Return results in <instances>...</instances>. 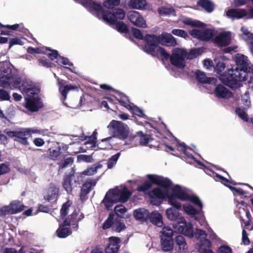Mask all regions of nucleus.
<instances>
[{
  "label": "nucleus",
  "mask_w": 253,
  "mask_h": 253,
  "mask_svg": "<svg viewBox=\"0 0 253 253\" xmlns=\"http://www.w3.org/2000/svg\"><path fill=\"white\" fill-rule=\"evenodd\" d=\"M220 80L225 85L236 89L240 86V82L249 80V75L242 72L238 67H232L221 75Z\"/></svg>",
  "instance_id": "nucleus-1"
},
{
  "label": "nucleus",
  "mask_w": 253,
  "mask_h": 253,
  "mask_svg": "<svg viewBox=\"0 0 253 253\" xmlns=\"http://www.w3.org/2000/svg\"><path fill=\"white\" fill-rule=\"evenodd\" d=\"M3 132L9 138H14L15 141L25 146L29 145L28 139L32 137V133H40L39 130L30 128H20L14 131L5 129Z\"/></svg>",
  "instance_id": "nucleus-2"
},
{
  "label": "nucleus",
  "mask_w": 253,
  "mask_h": 253,
  "mask_svg": "<svg viewBox=\"0 0 253 253\" xmlns=\"http://www.w3.org/2000/svg\"><path fill=\"white\" fill-rule=\"evenodd\" d=\"M107 128L111 131L112 137L124 140L129 134L128 126L121 121L112 120Z\"/></svg>",
  "instance_id": "nucleus-3"
},
{
  "label": "nucleus",
  "mask_w": 253,
  "mask_h": 253,
  "mask_svg": "<svg viewBox=\"0 0 253 253\" xmlns=\"http://www.w3.org/2000/svg\"><path fill=\"white\" fill-rule=\"evenodd\" d=\"M173 231L169 227L164 226L161 231L160 241L162 250L164 252L173 250L174 241L172 238Z\"/></svg>",
  "instance_id": "nucleus-4"
},
{
  "label": "nucleus",
  "mask_w": 253,
  "mask_h": 253,
  "mask_svg": "<svg viewBox=\"0 0 253 253\" xmlns=\"http://www.w3.org/2000/svg\"><path fill=\"white\" fill-rule=\"evenodd\" d=\"M14 74L10 64L6 62L0 64V86L6 88L12 81Z\"/></svg>",
  "instance_id": "nucleus-5"
},
{
  "label": "nucleus",
  "mask_w": 253,
  "mask_h": 253,
  "mask_svg": "<svg viewBox=\"0 0 253 253\" xmlns=\"http://www.w3.org/2000/svg\"><path fill=\"white\" fill-rule=\"evenodd\" d=\"M186 55L185 49L180 48L174 49L169 58L171 64L179 69L184 68L185 66Z\"/></svg>",
  "instance_id": "nucleus-6"
},
{
  "label": "nucleus",
  "mask_w": 253,
  "mask_h": 253,
  "mask_svg": "<svg viewBox=\"0 0 253 253\" xmlns=\"http://www.w3.org/2000/svg\"><path fill=\"white\" fill-rule=\"evenodd\" d=\"M144 40L146 44L143 47L144 51L151 55H156V49L159 46V36L154 34H146Z\"/></svg>",
  "instance_id": "nucleus-7"
},
{
  "label": "nucleus",
  "mask_w": 253,
  "mask_h": 253,
  "mask_svg": "<svg viewBox=\"0 0 253 253\" xmlns=\"http://www.w3.org/2000/svg\"><path fill=\"white\" fill-rule=\"evenodd\" d=\"M25 206L21 204L20 201H12L8 206H3L0 208V216L3 217L8 214H13L21 212Z\"/></svg>",
  "instance_id": "nucleus-8"
},
{
  "label": "nucleus",
  "mask_w": 253,
  "mask_h": 253,
  "mask_svg": "<svg viewBox=\"0 0 253 253\" xmlns=\"http://www.w3.org/2000/svg\"><path fill=\"white\" fill-rule=\"evenodd\" d=\"M125 13L121 8H116L111 12L108 10H104L102 14L103 20L110 24H114L118 22L117 19L122 20L124 18Z\"/></svg>",
  "instance_id": "nucleus-9"
},
{
  "label": "nucleus",
  "mask_w": 253,
  "mask_h": 253,
  "mask_svg": "<svg viewBox=\"0 0 253 253\" xmlns=\"http://www.w3.org/2000/svg\"><path fill=\"white\" fill-rule=\"evenodd\" d=\"M119 192V188H114L110 189L106 193L102 203L108 210H111L114 204L120 202Z\"/></svg>",
  "instance_id": "nucleus-10"
},
{
  "label": "nucleus",
  "mask_w": 253,
  "mask_h": 253,
  "mask_svg": "<svg viewBox=\"0 0 253 253\" xmlns=\"http://www.w3.org/2000/svg\"><path fill=\"white\" fill-rule=\"evenodd\" d=\"M189 33L193 38L203 42H208L213 37V30L211 29H193L190 31Z\"/></svg>",
  "instance_id": "nucleus-11"
},
{
  "label": "nucleus",
  "mask_w": 253,
  "mask_h": 253,
  "mask_svg": "<svg viewBox=\"0 0 253 253\" xmlns=\"http://www.w3.org/2000/svg\"><path fill=\"white\" fill-rule=\"evenodd\" d=\"M178 230L185 236L192 238L194 236L193 224L187 223L184 217L181 216L178 219Z\"/></svg>",
  "instance_id": "nucleus-12"
},
{
  "label": "nucleus",
  "mask_w": 253,
  "mask_h": 253,
  "mask_svg": "<svg viewBox=\"0 0 253 253\" xmlns=\"http://www.w3.org/2000/svg\"><path fill=\"white\" fill-rule=\"evenodd\" d=\"M127 17L128 20L136 27L145 28L147 26L145 20L140 13L137 11H129L127 14Z\"/></svg>",
  "instance_id": "nucleus-13"
},
{
  "label": "nucleus",
  "mask_w": 253,
  "mask_h": 253,
  "mask_svg": "<svg viewBox=\"0 0 253 253\" xmlns=\"http://www.w3.org/2000/svg\"><path fill=\"white\" fill-rule=\"evenodd\" d=\"M96 182L95 179H87L83 184L80 194V198L82 201H85L88 199L87 195L96 185Z\"/></svg>",
  "instance_id": "nucleus-14"
},
{
  "label": "nucleus",
  "mask_w": 253,
  "mask_h": 253,
  "mask_svg": "<svg viewBox=\"0 0 253 253\" xmlns=\"http://www.w3.org/2000/svg\"><path fill=\"white\" fill-rule=\"evenodd\" d=\"M42 106L41 98L38 97H33L26 99V108L30 112H37Z\"/></svg>",
  "instance_id": "nucleus-15"
},
{
  "label": "nucleus",
  "mask_w": 253,
  "mask_h": 253,
  "mask_svg": "<svg viewBox=\"0 0 253 253\" xmlns=\"http://www.w3.org/2000/svg\"><path fill=\"white\" fill-rule=\"evenodd\" d=\"M151 180L157 185L164 188L167 190H168L172 185L171 181L168 178L164 177L162 176L152 174Z\"/></svg>",
  "instance_id": "nucleus-16"
},
{
  "label": "nucleus",
  "mask_w": 253,
  "mask_h": 253,
  "mask_svg": "<svg viewBox=\"0 0 253 253\" xmlns=\"http://www.w3.org/2000/svg\"><path fill=\"white\" fill-rule=\"evenodd\" d=\"M236 61L237 64V67L239 66V70H242V72L244 74L249 75L250 73H253V67H248V60L244 55H241L236 57Z\"/></svg>",
  "instance_id": "nucleus-17"
},
{
  "label": "nucleus",
  "mask_w": 253,
  "mask_h": 253,
  "mask_svg": "<svg viewBox=\"0 0 253 253\" xmlns=\"http://www.w3.org/2000/svg\"><path fill=\"white\" fill-rule=\"evenodd\" d=\"M159 36V43L167 46H175L177 45L176 39L168 33H163Z\"/></svg>",
  "instance_id": "nucleus-18"
},
{
  "label": "nucleus",
  "mask_w": 253,
  "mask_h": 253,
  "mask_svg": "<svg viewBox=\"0 0 253 253\" xmlns=\"http://www.w3.org/2000/svg\"><path fill=\"white\" fill-rule=\"evenodd\" d=\"M59 193V188L54 184L50 183L46 194L43 196V199L48 202L52 200H54L56 202L57 200Z\"/></svg>",
  "instance_id": "nucleus-19"
},
{
  "label": "nucleus",
  "mask_w": 253,
  "mask_h": 253,
  "mask_svg": "<svg viewBox=\"0 0 253 253\" xmlns=\"http://www.w3.org/2000/svg\"><path fill=\"white\" fill-rule=\"evenodd\" d=\"M121 240L119 237H111L109 238V244L106 248V253H117L120 248Z\"/></svg>",
  "instance_id": "nucleus-20"
},
{
  "label": "nucleus",
  "mask_w": 253,
  "mask_h": 253,
  "mask_svg": "<svg viewBox=\"0 0 253 253\" xmlns=\"http://www.w3.org/2000/svg\"><path fill=\"white\" fill-rule=\"evenodd\" d=\"M214 94L218 98L228 99L233 96L232 92L221 84L216 86Z\"/></svg>",
  "instance_id": "nucleus-21"
},
{
  "label": "nucleus",
  "mask_w": 253,
  "mask_h": 253,
  "mask_svg": "<svg viewBox=\"0 0 253 253\" xmlns=\"http://www.w3.org/2000/svg\"><path fill=\"white\" fill-rule=\"evenodd\" d=\"M195 78L196 80L201 84H214L217 81V79L214 77H207L204 72L199 70L196 71Z\"/></svg>",
  "instance_id": "nucleus-22"
},
{
  "label": "nucleus",
  "mask_w": 253,
  "mask_h": 253,
  "mask_svg": "<svg viewBox=\"0 0 253 253\" xmlns=\"http://www.w3.org/2000/svg\"><path fill=\"white\" fill-rule=\"evenodd\" d=\"M214 42L220 46H226L230 44L231 35L229 33H220L215 38Z\"/></svg>",
  "instance_id": "nucleus-23"
},
{
  "label": "nucleus",
  "mask_w": 253,
  "mask_h": 253,
  "mask_svg": "<svg viewBox=\"0 0 253 253\" xmlns=\"http://www.w3.org/2000/svg\"><path fill=\"white\" fill-rule=\"evenodd\" d=\"M58 85L59 86V91L62 95L61 99L63 101L66 99L67 94L70 90L78 89V87L76 85H64L62 82L60 81H58Z\"/></svg>",
  "instance_id": "nucleus-24"
},
{
  "label": "nucleus",
  "mask_w": 253,
  "mask_h": 253,
  "mask_svg": "<svg viewBox=\"0 0 253 253\" xmlns=\"http://www.w3.org/2000/svg\"><path fill=\"white\" fill-rule=\"evenodd\" d=\"M172 192L178 199L182 201H186L189 195V194L186 191L183 190L179 185H175L172 188Z\"/></svg>",
  "instance_id": "nucleus-25"
},
{
  "label": "nucleus",
  "mask_w": 253,
  "mask_h": 253,
  "mask_svg": "<svg viewBox=\"0 0 253 253\" xmlns=\"http://www.w3.org/2000/svg\"><path fill=\"white\" fill-rule=\"evenodd\" d=\"M149 213L148 210L144 208H140L133 211V215L135 219L143 222L148 220Z\"/></svg>",
  "instance_id": "nucleus-26"
},
{
  "label": "nucleus",
  "mask_w": 253,
  "mask_h": 253,
  "mask_svg": "<svg viewBox=\"0 0 253 253\" xmlns=\"http://www.w3.org/2000/svg\"><path fill=\"white\" fill-rule=\"evenodd\" d=\"M247 15V11L245 9H230L226 12L228 17L241 19Z\"/></svg>",
  "instance_id": "nucleus-27"
},
{
  "label": "nucleus",
  "mask_w": 253,
  "mask_h": 253,
  "mask_svg": "<svg viewBox=\"0 0 253 253\" xmlns=\"http://www.w3.org/2000/svg\"><path fill=\"white\" fill-rule=\"evenodd\" d=\"M150 221L154 225L158 227H162L163 224L162 215L157 212H152L149 213V218Z\"/></svg>",
  "instance_id": "nucleus-28"
},
{
  "label": "nucleus",
  "mask_w": 253,
  "mask_h": 253,
  "mask_svg": "<svg viewBox=\"0 0 253 253\" xmlns=\"http://www.w3.org/2000/svg\"><path fill=\"white\" fill-rule=\"evenodd\" d=\"M168 191H163L159 187L154 188L149 194V196L151 199L157 198L158 199L163 200L166 198L167 195H168Z\"/></svg>",
  "instance_id": "nucleus-29"
},
{
  "label": "nucleus",
  "mask_w": 253,
  "mask_h": 253,
  "mask_svg": "<svg viewBox=\"0 0 253 253\" xmlns=\"http://www.w3.org/2000/svg\"><path fill=\"white\" fill-rule=\"evenodd\" d=\"M71 174L65 175L63 178L62 187L68 194H71L73 191L72 184L71 183Z\"/></svg>",
  "instance_id": "nucleus-30"
},
{
  "label": "nucleus",
  "mask_w": 253,
  "mask_h": 253,
  "mask_svg": "<svg viewBox=\"0 0 253 253\" xmlns=\"http://www.w3.org/2000/svg\"><path fill=\"white\" fill-rule=\"evenodd\" d=\"M199 252V253H214L211 250V243L210 240L205 239L201 241Z\"/></svg>",
  "instance_id": "nucleus-31"
},
{
  "label": "nucleus",
  "mask_w": 253,
  "mask_h": 253,
  "mask_svg": "<svg viewBox=\"0 0 253 253\" xmlns=\"http://www.w3.org/2000/svg\"><path fill=\"white\" fill-rule=\"evenodd\" d=\"M197 5L201 7L208 12H211L214 9L213 3L210 0H199Z\"/></svg>",
  "instance_id": "nucleus-32"
},
{
  "label": "nucleus",
  "mask_w": 253,
  "mask_h": 253,
  "mask_svg": "<svg viewBox=\"0 0 253 253\" xmlns=\"http://www.w3.org/2000/svg\"><path fill=\"white\" fill-rule=\"evenodd\" d=\"M151 176H152V174H147V177L148 178V180L145 181L143 184L138 186L137 190L138 192L146 193L151 188L154 183L151 180L152 178Z\"/></svg>",
  "instance_id": "nucleus-33"
},
{
  "label": "nucleus",
  "mask_w": 253,
  "mask_h": 253,
  "mask_svg": "<svg viewBox=\"0 0 253 253\" xmlns=\"http://www.w3.org/2000/svg\"><path fill=\"white\" fill-rule=\"evenodd\" d=\"M128 5L133 9H143L147 6L146 0H130Z\"/></svg>",
  "instance_id": "nucleus-34"
},
{
  "label": "nucleus",
  "mask_w": 253,
  "mask_h": 253,
  "mask_svg": "<svg viewBox=\"0 0 253 253\" xmlns=\"http://www.w3.org/2000/svg\"><path fill=\"white\" fill-rule=\"evenodd\" d=\"M178 210L172 208L167 209L166 212L167 217L171 220H177L178 222V219L181 216H179V212Z\"/></svg>",
  "instance_id": "nucleus-35"
},
{
  "label": "nucleus",
  "mask_w": 253,
  "mask_h": 253,
  "mask_svg": "<svg viewBox=\"0 0 253 253\" xmlns=\"http://www.w3.org/2000/svg\"><path fill=\"white\" fill-rule=\"evenodd\" d=\"M134 139H138L139 138V142L141 145H146L150 142L152 141V138L151 135L147 134H143L142 131H138L137 133V135H135L133 137Z\"/></svg>",
  "instance_id": "nucleus-36"
},
{
  "label": "nucleus",
  "mask_w": 253,
  "mask_h": 253,
  "mask_svg": "<svg viewBox=\"0 0 253 253\" xmlns=\"http://www.w3.org/2000/svg\"><path fill=\"white\" fill-rule=\"evenodd\" d=\"M84 5L86 7L92 8L96 12H99L103 14L104 9L100 4L97 3L92 0H85Z\"/></svg>",
  "instance_id": "nucleus-37"
},
{
  "label": "nucleus",
  "mask_w": 253,
  "mask_h": 253,
  "mask_svg": "<svg viewBox=\"0 0 253 253\" xmlns=\"http://www.w3.org/2000/svg\"><path fill=\"white\" fill-rule=\"evenodd\" d=\"M117 94L119 96V97L117 98V100L118 101L119 103L127 109L128 108H130V106L131 105L129 104L130 101L128 96L120 92H118Z\"/></svg>",
  "instance_id": "nucleus-38"
},
{
  "label": "nucleus",
  "mask_w": 253,
  "mask_h": 253,
  "mask_svg": "<svg viewBox=\"0 0 253 253\" xmlns=\"http://www.w3.org/2000/svg\"><path fill=\"white\" fill-rule=\"evenodd\" d=\"M166 197L168 198V202L169 204L171 205L173 208L176 209H180L181 207L180 203L177 201V197L173 195V192L169 194L168 192Z\"/></svg>",
  "instance_id": "nucleus-39"
},
{
  "label": "nucleus",
  "mask_w": 253,
  "mask_h": 253,
  "mask_svg": "<svg viewBox=\"0 0 253 253\" xmlns=\"http://www.w3.org/2000/svg\"><path fill=\"white\" fill-rule=\"evenodd\" d=\"M157 11L160 16H170L171 15H175V11L172 7H167L162 6L158 8Z\"/></svg>",
  "instance_id": "nucleus-40"
},
{
  "label": "nucleus",
  "mask_w": 253,
  "mask_h": 253,
  "mask_svg": "<svg viewBox=\"0 0 253 253\" xmlns=\"http://www.w3.org/2000/svg\"><path fill=\"white\" fill-rule=\"evenodd\" d=\"M22 83L21 78L16 77L14 74L12 75V81H11L9 85L6 88L9 87L11 89L18 88L21 90Z\"/></svg>",
  "instance_id": "nucleus-41"
},
{
  "label": "nucleus",
  "mask_w": 253,
  "mask_h": 253,
  "mask_svg": "<svg viewBox=\"0 0 253 253\" xmlns=\"http://www.w3.org/2000/svg\"><path fill=\"white\" fill-rule=\"evenodd\" d=\"M119 199L120 202L125 203L127 201L131 195V193L128 190L127 187H125L123 189H119Z\"/></svg>",
  "instance_id": "nucleus-42"
},
{
  "label": "nucleus",
  "mask_w": 253,
  "mask_h": 253,
  "mask_svg": "<svg viewBox=\"0 0 253 253\" xmlns=\"http://www.w3.org/2000/svg\"><path fill=\"white\" fill-rule=\"evenodd\" d=\"M175 242L176 245L178 247L179 250L184 251L187 249V245L185 241V238L182 235H177L175 239Z\"/></svg>",
  "instance_id": "nucleus-43"
},
{
  "label": "nucleus",
  "mask_w": 253,
  "mask_h": 253,
  "mask_svg": "<svg viewBox=\"0 0 253 253\" xmlns=\"http://www.w3.org/2000/svg\"><path fill=\"white\" fill-rule=\"evenodd\" d=\"M57 236L60 238H65L72 234V231L69 227L60 226L56 231Z\"/></svg>",
  "instance_id": "nucleus-44"
},
{
  "label": "nucleus",
  "mask_w": 253,
  "mask_h": 253,
  "mask_svg": "<svg viewBox=\"0 0 253 253\" xmlns=\"http://www.w3.org/2000/svg\"><path fill=\"white\" fill-rule=\"evenodd\" d=\"M127 110H129L134 116H137L139 117H142L144 118H146L147 117L143 113V110L135 105H130V108H128Z\"/></svg>",
  "instance_id": "nucleus-45"
},
{
  "label": "nucleus",
  "mask_w": 253,
  "mask_h": 253,
  "mask_svg": "<svg viewBox=\"0 0 253 253\" xmlns=\"http://www.w3.org/2000/svg\"><path fill=\"white\" fill-rule=\"evenodd\" d=\"M116 26L117 30L121 33H127L129 32V28L123 21H118L113 24Z\"/></svg>",
  "instance_id": "nucleus-46"
},
{
  "label": "nucleus",
  "mask_w": 253,
  "mask_h": 253,
  "mask_svg": "<svg viewBox=\"0 0 253 253\" xmlns=\"http://www.w3.org/2000/svg\"><path fill=\"white\" fill-rule=\"evenodd\" d=\"M183 208L185 212L189 215L195 216L200 213V211L196 209L191 205H183Z\"/></svg>",
  "instance_id": "nucleus-47"
},
{
  "label": "nucleus",
  "mask_w": 253,
  "mask_h": 253,
  "mask_svg": "<svg viewBox=\"0 0 253 253\" xmlns=\"http://www.w3.org/2000/svg\"><path fill=\"white\" fill-rule=\"evenodd\" d=\"M71 204L72 202L71 201L68 200L62 205L60 211V216L62 219L65 218L67 215L69 207L71 205Z\"/></svg>",
  "instance_id": "nucleus-48"
},
{
  "label": "nucleus",
  "mask_w": 253,
  "mask_h": 253,
  "mask_svg": "<svg viewBox=\"0 0 253 253\" xmlns=\"http://www.w3.org/2000/svg\"><path fill=\"white\" fill-rule=\"evenodd\" d=\"M186 201H190L194 205L198 207L200 210L202 211L203 208V204L199 198L195 195H190L189 194Z\"/></svg>",
  "instance_id": "nucleus-49"
},
{
  "label": "nucleus",
  "mask_w": 253,
  "mask_h": 253,
  "mask_svg": "<svg viewBox=\"0 0 253 253\" xmlns=\"http://www.w3.org/2000/svg\"><path fill=\"white\" fill-rule=\"evenodd\" d=\"M155 52H156L157 54L156 55H152L153 56L156 57L160 54L161 57L164 58L166 60L170 58V56L169 54L166 51L164 48L162 47L158 46L156 49Z\"/></svg>",
  "instance_id": "nucleus-50"
},
{
  "label": "nucleus",
  "mask_w": 253,
  "mask_h": 253,
  "mask_svg": "<svg viewBox=\"0 0 253 253\" xmlns=\"http://www.w3.org/2000/svg\"><path fill=\"white\" fill-rule=\"evenodd\" d=\"M114 223V214L110 213L102 224V229L106 230L110 228Z\"/></svg>",
  "instance_id": "nucleus-51"
},
{
  "label": "nucleus",
  "mask_w": 253,
  "mask_h": 253,
  "mask_svg": "<svg viewBox=\"0 0 253 253\" xmlns=\"http://www.w3.org/2000/svg\"><path fill=\"white\" fill-rule=\"evenodd\" d=\"M116 214L120 217H123L124 214L126 212L127 209L122 205H117L114 208Z\"/></svg>",
  "instance_id": "nucleus-52"
},
{
  "label": "nucleus",
  "mask_w": 253,
  "mask_h": 253,
  "mask_svg": "<svg viewBox=\"0 0 253 253\" xmlns=\"http://www.w3.org/2000/svg\"><path fill=\"white\" fill-rule=\"evenodd\" d=\"M178 146L181 148V151L183 153V154L186 156L188 158L195 160V158L190 153H189L187 151V149L189 148V147L186 145V144L184 143H178Z\"/></svg>",
  "instance_id": "nucleus-53"
},
{
  "label": "nucleus",
  "mask_w": 253,
  "mask_h": 253,
  "mask_svg": "<svg viewBox=\"0 0 253 253\" xmlns=\"http://www.w3.org/2000/svg\"><path fill=\"white\" fill-rule=\"evenodd\" d=\"M120 155V152H118L109 158L107 163V167L108 169H111L113 168V167L116 164Z\"/></svg>",
  "instance_id": "nucleus-54"
},
{
  "label": "nucleus",
  "mask_w": 253,
  "mask_h": 253,
  "mask_svg": "<svg viewBox=\"0 0 253 253\" xmlns=\"http://www.w3.org/2000/svg\"><path fill=\"white\" fill-rule=\"evenodd\" d=\"M183 23L185 25L190 26L192 27H201L204 25L202 22L199 21L192 20L191 19L184 20Z\"/></svg>",
  "instance_id": "nucleus-55"
},
{
  "label": "nucleus",
  "mask_w": 253,
  "mask_h": 253,
  "mask_svg": "<svg viewBox=\"0 0 253 253\" xmlns=\"http://www.w3.org/2000/svg\"><path fill=\"white\" fill-rule=\"evenodd\" d=\"M120 3V0H106L103 3V5L109 9H112L118 6Z\"/></svg>",
  "instance_id": "nucleus-56"
},
{
  "label": "nucleus",
  "mask_w": 253,
  "mask_h": 253,
  "mask_svg": "<svg viewBox=\"0 0 253 253\" xmlns=\"http://www.w3.org/2000/svg\"><path fill=\"white\" fill-rule=\"evenodd\" d=\"M102 167V165L100 164L94 165L90 168L87 169L84 171V173L87 175H92L95 174L97 172L98 169H100Z\"/></svg>",
  "instance_id": "nucleus-57"
},
{
  "label": "nucleus",
  "mask_w": 253,
  "mask_h": 253,
  "mask_svg": "<svg viewBox=\"0 0 253 253\" xmlns=\"http://www.w3.org/2000/svg\"><path fill=\"white\" fill-rule=\"evenodd\" d=\"M38 61L40 66H43L47 68L52 67L53 63L49 61L45 57L38 59Z\"/></svg>",
  "instance_id": "nucleus-58"
},
{
  "label": "nucleus",
  "mask_w": 253,
  "mask_h": 253,
  "mask_svg": "<svg viewBox=\"0 0 253 253\" xmlns=\"http://www.w3.org/2000/svg\"><path fill=\"white\" fill-rule=\"evenodd\" d=\"M186 53V58L187 59H192L196 58L198 55H200L199 49L195 48L191 50L189 52L185 50Z\"/></svg>",
  "instance_id": "nucleus-59"
},
{
  "label": "nucleus",
  "mask_w": 253,
  "mask_h": 253,
  "mask_svg": "<svg viewBox=\"0 0 253 253\" xmlns=\"http://www.w3.org/2000/svg\"><path fill=\"white\" fill-rule=\"evenodd\" d=\"M236 113L244 121L248 122L249 121L248 115L244 109H242L240 107H237L236 109Z\"/></svg>",
  "instance_id": "nucleus-60"
},
{
  "label": "nucleus",
  "mask_w": 253,
  "mask_h": 253,
  "mask_svg": "<svg viewBox=\"0 0 253 253\" xmlns=\"http://www.w3.org/2000/svg\"><path fill=\"white\" fill-rule=\"evenodd\" d=\"M171 33L175 36L187 39L189 38L188 33L183 30L174 29L172 30Z\"/></svg>",
  "instance_id": "nucleus-61"
},
{
  "label": "nucleus",
  "mask_w": 253,
  "mask_h": 253,
  "mask_svg": "<svg viewBox=\"0 0 253 253\" xmlns=\"http://www.w3.org/2000/svg\"><path fill=\"white\" fill-rule=\"evenodd\" d=\"M126 228V226L124 223L117 221L115 222L113 227V229L119 233L125 230Z\"/></svg>",
  "instance_id": "nucleus-62"
},
{
  "label": "nucleus",
  "mask_w": 253,
  "mask_h": 253,
  "mask_svg": "<svg viewBox=\"0 0 253 253\" xmlns=\"http://www.w3.org/2000/svg\"><path fill=\"white\" fill-rule=\"evenodd\" d=\"M4 88L0 89V100L9 101L10 99L9 92Z\"/></svg>",
  "instance_id": "nucleus-63"
},
{
  "label": "nucleus",
  "mask_w": 253,
  "mask_h": 253,
  "mask_svg": "<svg viewBox=\"0 0 253 253\" xmlns=\"http://www.w3.org/2000/svg\"><path fill=\"white\" fill-rule=\"evenodd\" d=\"M73 162V158L72 157H69L64 159L63 161H62L59 165L61 168L63 169L68 167L69 166L72 165Z\"/></svg>",
  "instance_id": "nucleus-64"
}]
</instances>
